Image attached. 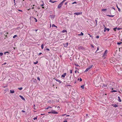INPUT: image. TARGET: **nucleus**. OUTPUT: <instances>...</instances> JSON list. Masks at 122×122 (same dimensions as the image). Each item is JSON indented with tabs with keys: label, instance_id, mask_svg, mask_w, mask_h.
<instances>
[{
	"label": "nucleus",
	"instance_id": "20",
	"mask_svg": "<svg viewBox=\"0 0 122 122\" xmlns=\"http://www.w3.org/2000/svg\"><path fill=\"white\" fill-rule=\"evenodd\" d=\"M113 107H117V105L116 104H115L114 105H113Z\"/></svg>",
	"mask_w": 122,
	"mask_h": 122
},
{
	"label": "nucleus",
	"instance_id": "17",
	"mask_svg": "<svg viewBox=\"0 0 122 122\" xmlns=\"http://www.w3.org/2000/svg\"><path fill=\"white\" fill-rule=\"evenodd\" d=\"M107 9H102V11H106L107 10Z\"/></svg>",
	"mask_w": 122,
	"mask_h": 122
},
{
	"label": "nucleus",
	"instance_id": "44",
	"mask_svg": "<svg viewBox=\"0 0 122 122\" xmlns=\"http://www.w3.org/2000/svg\"><path fill=\"white\" fill-rule=\"evenodd\" d=\"M46 50L48 51H50V50L48 48H47L46 49Z\"/></svg>",
	"mask_w": 122,
	"mask_h": 122
},
{
	"label": "nucleus",
	"instance_id": "22",
	"mask_svg": "<svg viewBox=\"0 0 122 122\" xmlns=\"http://www.w3.org/2000/svg\"><path fill=\"white\" fill-rule=\"evenodd\" d=\"M3 54V53L2 52H0V56H2Z\"/></svg>",
	"mask_w": 122,
	"mask_h": 122
},
{
	"label": "nucleus",
	"instance_id": "1",
	"mask_svg": "<svg viewBox=\"0 0 122 122\" xmlns=\"http://www.w3.org/2000/svg\"><path fill=\"white\" fill-rule=\"evenodd\" d=\"M107 52H108L107 50H106L105 51L103 54V55L102 56V57L103 58H106V56H107Z\"/></svg>",
	"mask_w": 122,
	"mask_h": 122
},
{
	"label": "nucleus",
	"instance_id": "57",
	"mask_svg": "<svg viewBox=\"0 0 122 122\" xmlns=\"http://www.w3.org/2000/svg\"><path fill=\"white\" fill-rule=\"evenodd\" d=\"M70 116V115H67L66 116V117H68V116Z\"/></svg>",
	"mask_w": 122,
	"mask_h": 122
},
{
	"label": "nucleus",
	"instance_id": "60",
	"mask_svg": "<svg viewBox=\"0 0 122 122\" xmlns=\"http://www.w3.org/2000/svg\"><path fill=\"white\" fill-rule=\"evenodd\" d=\"M48 109V108H46L45 109V110H47Z\"/></svg>",
	"mask_w": 122,
	"mask_h": 122
},
{
	"label": "nucleus",
	"instance_id": "54",
	"mask_svg": "<svg viewBox=\"0 0 122 122\" xmlns=\"http://www.w3.org/2000/svg\"><path fill=\"white\" fill-rule=\"evenodd\" d=\"M41 54H42V53H40L39 54H38V55H41Z\"/></svg>",
	"mask_w": 122,
	"mask_h": 122
},
{
	"label": "nucleus",
	"instance_id": "2",
	"mask_svg": "<svg viewBox=\"0 0 122 122\" xmlns=\"http://www.w3.org/2000/svg\"><path fill=\"white\" fill-rule=\"evenodd\" d=\"M93 66V65H92L90 66L89 67L87 68L86 70L85 71V72L86 71H88Z\"/></svg>",
	"mask_w": 122,
	"mask_h": 122
},
{
	"label": "nucleus",
	"instance_id": "5",
	"mask_svg": "<svg viewBox=\"0 0 122 122\" xmlns=\"http://www.w3.org/2000/svg\"><path fill=\"white\" fill-rule=\"evenodd\" d=\"M52 113L55 114H57L58 113L53 110H52Z\"/></svg>",
	"mask_w": 122,
	"mask_h": 122
},
{
	"label": "nucleus",
	"instance_id": "24",
	"mask_svg": "<svg viewBox=\"0 0 122 122\" xmlns=\"http://www.w3.org/2000/svg\"><path fill=\"white\" fill-rule=\"evenodd\" d=\"M117 29V27H115L113 28V30H114V31H116V29Z\"/></svg>",
	"mask_w": 122,
	"mask_h": 122
},
{
	"label": "nucleus",
	"instance_id": "43",
	"mask_svg": "<svg viewBox=\"0 0 122 122\" xmlns=\"http://www.w3.org/2000/svg\"><path fill=\"white\" fill-rule=\"evenodd\" d=\"M6 64V62H5V63H4V64H2V65H5V64Z\"/></svg>",
	"mask_w": 122,
	"mask_h": 122
},
{
	"label": "nucleus",
	"instance_id": "4",
	"mask_svg": "<svg viewBox=\"0 0 122 122\" xmlns=\"http://www.w3.org/2000/svg\"><path fill=\"white\" fill-rule=\"evenodd\" d=\"M63 4L61 2L58 5L57 7L58 8H60L63 5Z\"/></svg>",
	"mask_w": 122,
	"mask_h": 122
},
{
	"label": "nucleus",
	"instance_id": "53",
	"mask_svg": "<svg viewBox=\"0 0 122 122\" xmlns=\"http://www.w3.org/2000/svg\"><path fill=\"white\" fill-rule=\"evenodd\" d=\"M117 29L118 30H119L120 29V28H117Z\"/></svg>",
	"mask_w": 122,
	"mask_h": 122
},
{
	"label": "nucleus",
	"instance_id": "13",
	"mask_svg": "<svg viewBox=\"0 0 122 122\" xmlns=\"http://www.w3.org/2000/svg\"><path fill=\"white\" fill-rule=\"evenodd\" d=\"M55 80L59 82L60 83H61V81L59 79H55Z\"/></svg>",
	"mask_w": 122,
	"mask_h": 122
},
{
	"label": "nucleus",
	"instance_id": "32",
	"mask_svg": "<svg viewBox=\"0 0 122 122\" xmlns=\"http://www.w3.org/2000/svg\"><path fill=\"white\" fill-rule=\"evenodd\" d=\"M107 85H105V84H103V86H102V87H103V86L104 87V86L107 87Z\"/></svg>",
	"mask_w": 122,
	"mask_h": 122
},
{
	"label": "nucleus",
	"instance_id": "10",
	"mask_svg": "<svg viewBox=\"0 0 122 122\" xmlns=\"http://www.w3.org/2000/svg\"><path fill=\"white\" fill-rule=\"evenodd\" d=\"M68 43H67L66 44H64V46L65 47H66L67 46H68Z\"/></svg>",
	"mask_w": 122,
	"mask_h": 122
},
{
	"label": "nucleus",
	"instance_id": "36",
	"mask_svg": "<svg viewBox=\"0 0 122 122\" xmlns=\"http://www.w3.org/2000/svg\"><path fill=\"white\" fill-rule=\"evenodd\" d=\"M44 4H44V3H43L41 5V6H43L44 5Z\"/></svg>",
	"mask_w": 122,
	"mask_h": 122
},
{
	"label": "nucleus",
	"instance_id": "55",
	"mask_svg": "<svg viewBox=\"0 0 122 122\" xmlns=\"http://www.w3.org/2000/svg\"><path fill=\"white\" fill-rule=\"evenodd\" d=\"M6 53H8V54H9V53L8 52V51L6 52Z\"/></svg>",
	"mask_w": 122,
	"mask_h": 122
},
{
	"label": "nucleus",
	"instance_id": "63",
	"mask_svg": "<svg viewBox=\"0 0 122 122\" xmlns=\"http://www.w3.org/2000/svg\"><path fill=\"white\" fill-rule=\"evenodd\" d=\"M14 3L15 5V2H14Z\"/></svg>",
	"mask_w": 122,
	"mask_h": 122
},
{
	"label": "nucleus",
	"instance_id": "11",
	"mask_svg": "<svg viewBox=\"0 0 122 122\" xmlns=\"http://www.w3.org/2000/svg\"><path fill=\"white\" fill-rule=\"evenodd\" d=\"M49 2L52 3H54L56 2V1H53V0H50Z\"/></svg>",
	"mask_w": 122,
	"mask_h": 122
},
{
	"label": "nucleus",
	"instance_id": "40",
	"mask_svg": "<svg viewBox=\"0 0 122 122\" xmlns=\"http://www.w3.org/2000/svg\"><path fill=\"white\" fill-rule=\"evenodd\" d=\"M118 10L119 11H121V10L119 8H118Z\"/></svg>",
	"mask_w": 122,
	"mask_h": 122
},
{
	"label": "nucleus",
	"instance_id": "45",
	"mask_svg": "<svg viewBox=\"0 0 122 122\" xmlns=\"http://www.w3.org/2000/svg\"><path fill=\"white\" fill-rule=\"evenodd\" d=\"M67 122V120H65L64 121H63V122Z\"/></svg>",
	"mask_w": 122,
	"mask_h": 122
},
{
	"label": "nucleus",
	"instance_id": "46",
	"mask_svg": "<svg viewBox=\"0 0 122 122\" xmlns=\"http://www.w3.org/2000/svg\"><path fill=\"white\" fill-rule=\"evenodd\" d=\"M96 38H99V36H97V37H96Z\"/></svg>",
	"mask_w": 122,
	"mask_h": 122
},
{
	"label": "nucleus",
	"instance_id": "42",
	"mask_svg": "<svg viewBox=\"0 0 122 122\" xmlns=\"http://www.w3.org/2000/svg\"><path fill=\"white\" fill-rule=\"evenodd\" d=\"M75 73H76L77 72H78V71L77 70H75Z\"/></svg>",
	"mask_w": 122,
	"mask_h": 122
},
{
	"label": "nucleus",
	"instance_id": "9",
	"mask_svg": "<svg viewBox=\"0 0 122 122\" xmlns=\"http://www.w3.org/2000/svg\"><path fill=\"white\" fill-rule=\"evenodd\" d=\"M74 65L76 66H79V65L76 62H74Z\"/></svg>",
	"mask_w": 122,
	"mask_h": 122
},
{
	"label": "nucleus",
	"instance_id": "28",
	"mask_svg": "<svg viewBox=\"0 0 122 122\" xmlns=\"http://www.w3.org/2000/svg\"><path fill=\"white\" fill-rule=\"evenodd\" d=\"M81 87L83 89H84V85H82V86H81Z\"/></svg>",
	"mask_w": 122,
	"mask_h": 122
},
{
	"label": "nucleus",
	"instance_id": "37",
	"mask_svg": "<svg viewBox=\"0 0 122 122\" xmlns=\"http://www.w3.org/2000/svg\"><path fill=\"white\" fill-rule=\"evenodd\" d=\"M70 73L71 74H72V70H70Z\"/></svg>",
	"mask_w": 122,
	"mask_h": 122
},
{
	"label": "nucleus",
	"instance_id": "59",
	"mask_svg": "<svg viewBox=\"0 0 122 122\" xmlns=\"http://www.w3.org/2000/svg\"><path fill=\"white\" fill-rule=\"evenodd\" d=\"M95 21H96V24H97V20H95Z\"/></svg>",
	"mask_w": 122,
	"mask_h": 122
},
{
	"label": "nucleus",
	"instance_id": "30",
	"mask_svg": "<svg viewBox=\"0 0 122 122\" xmlns=\"http://www.w3.org/2000/svg\"><path fill=\"white\" fill-rule=\"evenodd\" d=\"M37 119V117H36L34 118L33 119L34 120H35L36 119Z\"/></svg>",
	"mask_w": 122,
	"mask_h": 122
},
{
	"label": "nucleus",
	"instance_id": "61",
	"mask_svg": "<svg viewBox=\"0 0 122 122\" xmlns=\"http://www.w3.org/2000/svg\"><path fill=\"white\" fill-rule=\"evenodd\" d=\"M66 115V114H63V115H62V116H64L65 115Z\"/></svg>",
	"mask_w": 122,
	"mask_h": 122
},
{
	"label": "nucleus",
	"instance_id": "50",
	"mask_svg": "<svg viewBox=\"0 0 122 122\" xmlns=\"http://www.w3.org/2000/svg\"><path fill=\"white\" fill-rule=\"evenodd\" d=\"M68 3V2H66L65 3V5H66L67 4V3Z\"/></svg>",
	"mask_w": 122,
	"mask_h": 122
},
{
	"label": "nucleus",
	"instance_id": "23",
	"mask_svg": "<svg viewBox=\"0 0 122 122\" xmlns=\"http://www.w3.org/2000/svg\"><path fill=\"white\" fill-rule=\"evenodd\" d=\"M121 43L122 44V42H117V44L118 45H120Z\"/></svg>",
	"mask_w": 122,
	"mask_h": 122
},
{
	"label": "nucleus",
	"instance_id": "7",
	"mask_svg": "<svg viewBox=\"0 0 122 122\" xmlns=\"http://www.w3.org/2000/svg\"><path fill=\"white\" fill-rule=\"evenodd\" d=\"M19 97L21 98L24 101H25V98L22 96L21 95L19 96Z\"/></svg>",
	"mask_w": 122,
	"mask_h": 122
},
{
	"label": "nucleus",
	"instance_id": "14",
	"mask_svg": "<svg viewBox=\"0 0 122 122\" xmlns=\"http://www.w3.org/2000/svg\"><path fill=\"white\" fill-rule=\"evenodd\" d=\"M118 101L119 102H121L122 101H121V100L120 99V97H118Z\"/></svg>",
	"mask_w": 122,
	"mask_h": 122
},
{
	"label": "nucleus",
	"instance_id": "64",
	"mask_svg": "<svg viewBox=\"0 0 122 122\" xmlns=\"http://www.w3.org/2000/svg\"><path fill=\"white\" fill-rule=\"evenodd\" d=\"M42 8H43H43H44V7H43V6H42Z\"/></svg>",
	"mask_w": 122,
	"mask_h": 122
},
{
	"label": "nucleus",
	"instance_id": "25",
	"mask_svg": "<svg viewBox=\"0 0 122 122\" xmlns=\"http://www.w3.org/2000/svg\"><path fill=\"white\" fill-rule=\"evenodd\" d=\"M17 36L16 35H15L13 36V38H15V37H16Z\"/></svg>",
	"mask_w": 122,
	"mask_h": 122
},
{
	"label": "nucleus",
	"instance_id": "51",
	"mask_svg": "<svg viewBox=\"0 0 122 122\" xmlns=\"http://www.w3.org/2000/svg\"><path fill=\"white\" fill-rule=\"evenodd\" d=\"M21 111H22V112H25V111H24L23 110H22Z\"/></svg>",
	"mask_w": 122,
	"mask_h": 122
},
{
	"label": "nucleus",
	"instance_id": "35",
	"mask_svg": "<svg viewBox=\"0 0 122 122\" xmlns=\"http://www.w3.org/2000/svg\"><path fill=\"white\" fill-rule=\"evenodd\" d=\"M37 79L39 81H40V79L39 77H37Z\"/></svg>",
	"mask_w": 122,
	"mask_h": 122
},
{
	"label": "nucleus",
	"instance_id": "47",
	"mask_svg": "<svg viewBox=\"0 0 122 122\" xmlns=\"http://www.w3.org/2000/svg\"><path fill=\"white\" fill-rule=\"evenodd\" d=\"M91 46L93 48H94V46L93 45H91Z\"/></svg>",
	"mask_w": 122,
	"mask_h": 122
},
{
	"label": "nucleus",
	"instance_id": "58",
	"mask_svg": "<svg viewBox=\"0 0 122 122\" xmlns=\"http://www.w3.org/2000/svg\"><path fill=\"white\" fill-rule=\"evenodd\" d=\"M45 114H41V115H45Z\"/></svg>",
	"mask_w": 122,
	"mask_h": 122
},
{
	"label": "nucleus",
	"instance_id": "15",
	"mask_svg": "<svg viewBox=\"0 0 122 122\" xmlns=\"http://www.w3.org/2000/svg\"><path fill=\"white\" fill-rule=\"evenodd\" d=\"M10 92L11 93H13L14 92V90H10Z\"/></svg>",
	"mask_w": 122,
	"mask_h": 122
},
{
	"label": "nucleus",
	"instance_id": "27",
	"mask_svg": "<svg viewBox=\"0 0 122 122\" xmlns=\"http://www.w3.org/2000/svg\"><path fill=\"white\" fill-rule=\"evenodd\" d=\"M107 15L108 16L110 17H113L114 16V15Z\"/></svg>",
	"mask_w": 122,
	"mask_h": 122
},
{
	"label": "nucleus",
	"instance_id": "41",
	"mask_svg": "<svg viewBox=\"0 0 122 122\" xmlns=\"http://www.w3.org/2000/svg\"><path fill=\"white\" fill-rule=\"evenodd\" d=\"M34 18V19L35 20L36 22H37V19L35 18Z\"/></svg>",
	"mask_w": 122,
	"mask_h": 122
},
{
	"label": "nucleus",
	"instance_id": "26",
	"mask_svg": "<svg viewBox=\"0 0 122 122\" xmlns=\"http://www.w3.org/2000/svg\"><path fill=\"white\" fill-rule=\"evenodd\" d=\"M38 63V61H37L36 62H34V63L35 64H37Z\"/></svg>",
	"mask_w": 122,
	"mask_h": 122
},
{
	"label": "nucleus",
	"instance_id": "31",
	"mask_svg": "<svg viewBox=\"0 0 122 122\" xmlns=\"http://www.w3.org/2000/svg\"><path fill=\"white\" fill-rule=\"evenodd\" d=\"M66 0H64L61 2L63 4L64 2L66 1Z\"/></svg>",
	"mask_w": 122,
	"mask_h": 122
},
{
	"label": "nucleus",
	"instance_id": "38",
	"mask_svg": "<svg viewBox=\"0 0 122 122\" xmlns=\"http://www.w3.org/2000/svg\"><path fill=\"white\" fill-rule=\"evenodd\" d=\"M117 91H115V90H113V91H112V92H117Z\"/></svg>",
	"mask_w": 122,
	"mask_h": 122
},
{
	"label": "nucleus",
	"instance_id": "8",
	"mask_svg": "<svg viewBox=\"0 0 122 122\" xmlns=\"http://www.w3.org/2000/svg\"><path fill=\"white\" fill-rule=\"evenodd\" d=\"M109 30V28H105L104 29V31L105 32L107 30L108 31Z\"/></svg>",
	"mask_w": 122,
	"mask_h": 122
},
{
	"label": "nucleus",
	"instance_id": "34",
	"mask_svg": "<svg viewBox=\"0 0 122 122\" xmlns=\"http://www.w3.org/2000/svg\"><path fill=\"white\" fill-rule=\"evenodd\" d=\"M99 47H98L97 48V50L96 51V52L97 51H98V50H99Z\"/></svg>",
	"mask_w": 122,
	"mask_h": 122
},
{
	"label": "nucleus",
	"instance_id": "56",
	"mask_svg": "<svg viewBox=\"0 0 122 122\" xmlns=\"http://www.w3.org/2000/svg\"><path fill=\"white\" fill-rule=\"evenodd\" d=\"M18 10L19 11H21V12H22V10Z\"/></svg>",
	"mask_w": 122,
	"mask_h": 122
},
{
	"label": "nucleus",
	"instance_id": "21",
	"mask_svg": "<svg viewBox=\"0 0 122 122\" xmlns=\"http://www.w3.org/2000/svg\"><path fill=\"white\" fill-rule=\"evenodd\" d=\"M52 27H57V26H56L54 24H52Z\"/></svg>",
	"mask_w": 122,
	"mask_h": 122
},
{
	"label": "nucleus",
	"instance_id": "48",
	"mask_svg": "<svg viewBox=\"0 0 122 122\" xmlns=\"http://www.w3.org/2000/svg\"><path fill=\"white\" fill-rule=\"evenodd\" d=\"M88 34V35H89V36H90V37H92V36H91L90 35V34Z\"/></svg>",
	"mask_w": 122,
	"mask_h": 122
},
{
	"label": "nucleus",
	"instance_id": "52",
	"mask_svg": "<svg viewBox=\"0 0 122 122\" xmlns=\"http://www.w3.org/2000/svg\"><path fill=\"white\" fill-rule=\"evenodd\" d=\"M52 113V110L51 111V112H48V113Z\"/></svg>",
	"mask_w": 122,
	"mask_h": 122
},
{
	"label": "nucleus",
	"instance_id": "18",
	"mask_svg": "<svg viewBox=\"0 0 122 122\" xmlns=\"http://www.w3.org/2000/svg\"><path fill=\"white\" fill-rule=\"evenodd\" d=\"M41 48L43 49L44 48V45L43 44H42L41 45Z\"/></svg>",
	"mask_w": 122,
	"mask_h": 122
},
{
	"label": "nucleus",
	"instance_id": "16",
	"mask_svg": "<svg viewBox=\"0 0 122 122\" xmlns=\"http://www.w3.org/2000/svg\"><path fill=\"white\" fill-rule=\"evenodd\" d=\"M62 33L66 32H67V31L66 30H64L62 31Z\"/></svg>",
	"mask_w": 122,
	"mask_h": 122
},
{
	"label": "nucleus",
	"instance_id": "49",
	"mask_svg": "<svg viewBox=\"0 0 122 122\" xmlns=\"http://www.w3.org/2000/svg\"><path fill=\"white\" fill-rule=\"evenodd\" d=\"M82 81V79L81 78H80V81Z\"/></svg>",
	"mask_w": 122,
	"mask_h": 122
},
{
	"label": "nucleus",
	"instance_id": "39",
	"mask_svg": "<svg viewBox=\"0 0 122 122\" xmlns=\"http://www.w3.org/2000/svg\"><path fill=\"white\" fill-rule=\"evenodd\" d=\"M77 3L76 2H73L72 3V4H76Z\"/></svg>",
	"mask_w": 122,
	"mask_h": 122
},
{
	"label": "nucleus",
	"instance_id": "29",
	"mask_svg": "<svg viewBox=\"0 0 122 122\" xmlns=\"http://www.w3.org/2000/svg\"><path fill=\"white\" fill-rule=\"evenodd\" d=\"M22 87H20V88H18V89L19 90H22Z\"/></svg>",
	"mask_w": 122,
	"mask_h": 122
},
{
	"label": "nucleus",
	"instance_id": "19",
	"mask_svg": "<svg viewBox=\"0 0 122 122\" xmlns=\"http://www.w3.org/2000/svg\"><path fill=\"white\" fill-rule=\"evenodd\" d=\"M8 34V32H7L6 34H5L4 35L5 36H6L7 37V34Z\"/></svg>",
	"mask_w": 122,
	"mask_h": 122
},
{
	"label": "nucleus",
	"instance_id": "3",
	"mask_svg": "<svg viewBox=\"0 0 122 122\" xmlns=\"http://www.w3.org/2000/svg\"><path fill=\"white\" fill-rule=\"evenodd\" d=\"M82 14V12H76L74 13V15H81Z\"/></svg>",
	"mask_w": 122,
	"mask_h": 122
},
{
	"label": "nucleus",
	"instance_id": "62",
	"mask_svg": "<svg viewBox=\"0 0 122 122\" xmlns=\"http://www.w3.org/2000/svg\"><path fill=\"white\" fill-rule=\"evenodd\" d=\"M75 68L76 69H78V68L76 67H75Z\"/></svg>",
	"mask_w": 122,
	"mask_h": 122
},
{
	"label": "nucleus",
	"instance_id": "6",
	"mask_svg": "<svg viewBox=\"0 0 122 122\" xmlns=\"http://www.w3.org/2000/svg\"><path fill=\"white\" fill-rule=\"evenodd\" d=\"M66 73H65L61 75V76L62 77H63L64 78L65 77V76H66Z\"/></svg>",
	"mask_w": 122,
	"mask_h": 122
},
{
	"label": "nucleus",
	"instance_id": "33",
	"mask_svg": "<svg viewBox=\"0 0 122 122\" xmlns=\"http://www.w3.org/2000/svg\"><path fill=\"white\" fill-rule=\"evenodd\" d=\"M47 108H48V109L50 108H51L52 107H51L49 106Z\"/></svg>",
	"mask_w": 122,
	"mask_h": 122
},
{
	"label": "nucleus",
	"instance_id": "12",
	"mask_svg": "<svg viewBox=\"0 0 122 122\" xmlns=\"http://www.w3.org/2000/svg\"><path fill=\"white\" fill-rule=\"evenodd\" d=\"M83 35H84L83 33L82 32H81V34H80L77 35L78 36H83Z\"/></svg>",
	"mask_w": 122,
	"mask_h": 122
}]
</instances>
